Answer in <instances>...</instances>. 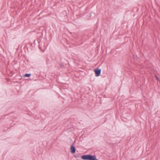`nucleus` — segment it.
I'll list each match as a JSON object with an SVG mask.
<instances>
[{
	"instance_id": "nucleus-1",
	"label": "nucleus",
	"mask_w": 160,
	"mask_h": 160,
	"mask_svg": "<svg viewBox=\"0 0 160 160\" xmlns=\"http://www.w3.org/2000/svg\"><path fill=\"white\" fill-rule=\"evenodd\" d=\"M95 72V75L97 77H98L100 75L101 72V69L97 68L94 70Z\"/></svg>"
},
{
	"instance_id": "nucleus-2",
	"label": "nucleus",
	"mask_w": 160,
	"mask_h": 160,
	"mask_svg": "<svg viewBox=\"0 0 160 160\" xmlns=\"http://www.w3.org/2000/svg\"><path fill=\"white\" fill-rule=\"evenodd\" d=\"M89 155H84L82 156V158L83 160H89Z\"/></svg>"
},
{
	"instance_id": "nucleus-3",
	"label": "nucleus",
	"mask_w": 160,
	"mask_h": 160,
	"mask_svg": "<svg viewBox=\"0 0 160 160\" xmlns=\"http://www.w3.org/2000/svg\"><path fill=\"white\" fill-rule=\"evenodd\" d=\"M71 152L72 153H74L76 152V148L75 147L72 145H71L70 148Z\"/></svg>"
},
{
	"instance_id": "nucleus-4",
	"label": "nucleus",
	"mask_w": 160,
	"mask_h": 160,
	"mask_svg": "<svg viewBox=\"0 0 160 160\" xmlns=\"http://www.w3.org/2000/svg\"><path fill=\"white\" fill-rule=\"evenodd\" d=\"M89 160H98L95 155L92 156L89 155Z\"/></svg>"
},
{
	"instance_id": "nucleus-5",
	"label": "nucleus",
	"mask_w": 160,
	"mask_h": 160,
	"mask_svg": "<svg viewBox=\"0 0 160 160\" xmlns=\"http://www.w3.org/2000/svg\"><path fill=\"white\" fill-rule=\"evenodd\" d=\"M31 75L30 74H26L24 76L25 77H29Z\"/></svg>"
},
{
	"instance_id": "nucleus-6",
	"label": "nucleus",
	"mask_w": 160,
	"mask_h": 160,
	"mask_svg": "<svg viewBox=\"0 0 160 160\" xmlns=\"http://www.w3.org/2000/svg\"><path fill=\"white\" fill-rule=\"evenodd\" d=\"M156 79H157L158 80V77H157V76H156Z\"/></svg>"
}]
</instances>
